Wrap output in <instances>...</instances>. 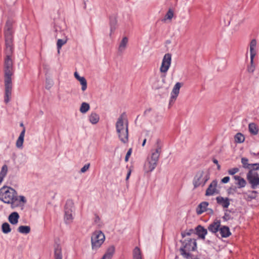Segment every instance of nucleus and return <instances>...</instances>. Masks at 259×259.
Returning <instances> with one entry per match:
<instances>
[{
    "mask_svg": "<svg viewBox=\"0 0 259 259\" xmlns=\"http://www.w3.org/2000/svg\"><path fill=\"white\" fill-rule=\"evenodd\" d=\"M0 200L10 204L13 209L23 207L27 202V199L24 196L18 195L14 189L6 186L0 189Z\"/></svg>",
    "mask_w": 259,
    "mask_h": 259,
    "instance_id": "f257e3e1",
    "label": "nucleus"
},
{
    "mask_svg": "<svg viewBox=\"0 0 259 259\" xmlns=\"http://www.w3.org/2000/svg\"><path fill=\"white\" fill-rule=\"evenodd\" d=\"M13 25V21L9 19L7 21L4 27L5 57H13L14 50Z\"/></svg>",
    "mask_w": 259,
    "mask_h": 259,
    "instance_id": "f03ea898",
    "label": "nucleus"
},
{
    "mask_svg": "<svg viewBox=\"0 0 259 259\" xmlns=\"http://www.w3.org/2000/svg\"><path fill=\"white\" fill-rule=\"evenodd\" d=\"M162 152V144L159 139H157L156 143L155 148L151 151V154L147 158L144 165V169L146 172L152 171L156 167Z\"/></svg>",
    "mask_w": 259,
    "mask_h": 259,
    "instance_id": "7ed1b4c3",
    "label": "nucleus"
},
{
    "mask_svg": "<svg viewBox=\"0 0 259 259\" xmlns=\"http://www.w3.org/2000/svg\"><path fill=\"white\" fill-rule=\"evenodd\" d=\"M115 126L120 141L124 144L127 143L128 141V122L124 113L118 118Z\"/></svg>",
    "mask_w": 259,
    "mask_h": 259,
    "instance_id": "20e7f679",
    "label": "nucleus"
},
{
    "mask_svg": "<svg viewBox=\"0 0 259 259\" xmlns=\"http://www.w3.org/2000/svg\"><path fill=\"white\" fill-rule=\"evenodd\" d=\"M210 178V174L207 170H200L195 174L193 180V185L194 188L199 186H204Z\"/></svg>",
    "mask_w": 259,
    "mask_h": 259,
    "instance_id": "39448f33",
    "label": "nucleus"
},
{
    "mask_svg": "<svg viewBox=\"0 0 259 259\" xmlns=\"http://www.w3.org/2000/svg\"><path fill=\"white\" fill-rule=\"evenodd\" d=\"M105 237L101 231H96L92 235V248L94 250L98 249L104 243Z\"/></svg>",
    "mask_w": 259,
    "mask_h": 259,
    "instance_id": "423d86ee",
    "label": "nucleus"
},
{
    "mask_svg": "<svg viewBox=\"0 0 259 259\" xmlns=\"http://www.w3.org/2000/svg\"><path fill=\"white\" fill-rule=\"evenodd\" d=\"M4 80H12L14 74L13 60L12 57H5L4 58Z\"/></svg>",
    "mask_w": 259,
    "mask_h": 259,
    "instance_id": "0eeeda50",
    "label": "nucleus"
},
{
    "mask_svg": "<svg viewBox=\"0 0 259 259\" xmlns=\"http://www.w3.org/2000/svg\"><path fill=\"white\" fill-rule=\"evenodd\" d=\"M196 248V242L193 239H190L185 242L183 247L180 248L181 254L185 258L190 257V252L194 251Z\"/></svg>",
    "mask_w": 259,
    "mask_h": 259,
    "instance_id": "6e6552de",
    "label": "nucleus"
},
{
    "mask_svg": "<svg viewBox=\"0 0 259 259\" xmlns=\"http://www.w3.org/2000/svg\"><path fill=\"white\" fill-rule=\"evenodd\" d=\"M74 208V203L72 200H68L66 203L64 210V221L66 224L72 222L73 217L72 212Z\"/></svg>",
    "mask_w": 259,
    "mask_h": 259,
    "instance_id": "1a4fd4ad",
    "label": "nucleus"
},
{
    "mask_svg": "<svg viewBox=\"0 0 259 259\" xmlns=\"http://www.w3.org/2000/svg\"><path fill=\"white\" fill-rule=\"evenodd\" d=\"M246 179L252 189L259 188V174L254 170H249Z\"/></svg>",
    "mask_w": 259,
    "mask_h": 259,
    "instance_id": "9d476101",
    "label": "nucleus"
},
{
    "mask_svg": "<svg viewBox=\"0 0 259 259\" xmlns=\"http://www.w3.org/2000/svg\"><path fill=\"white\" fill-rule=\"evenodd\" d=\"M171 62V55L167 53L164 55L162 60V63L160 67V72L163 74V77H165L166 74L170 68Z\"/></svg>",
    "mask_w": 259,
    "mask_h": 259,
    "instance_id": "9b49d317",
    "label": "nucleus"
},
{
    "mask_svg": "<svg viewBox=\"0 0 259 259\" xmlns=\"http://www.w3.org/2000/svg\"><path fill=\"white\" fill-rule=\"evenodd\" d=\"M256 40L253 39L250 42L249 50L250 54V65L248 67L249 72L252 73L255 69V65L253 64V59L256 54Z\"/></svg>",
    "mask_w": 259,
    "mask_h": 259,
    "instance_id": "f8f14e48",
    "label": "nucleus"
},
{
    "mask_svg": "<svg viewBox=\"0 0 259 259\" xmlns=\"http://www.w3.org/2000/svg\"><path fill=\"white\" fill-rule=\"evenodd\" d=\"M5 83V96L4 102L5 103H8L12 96V80H4Z\"/></svg>",
    "mask_w": 259,
    "mask_h": 259,
    "instance_id": "ddd939ff",
    "label": "nucleus"
},
{
    "mask_svg": "<svg viewBox=\"0 0 259 259\" xmlns=\"http://www.w3.org/2000/svg\"><path fill=\"white\" fill-rule=\"evenodd\" d=\"M182 86V84L180 82H177L174 87L172 92L171 93L170 99L169 100V104L174 103L176 100L177 97L179 95L180 89Z\"/></svg>",
    "mask_w": 259,
    "mask_h": 259,
    "instance_id": "4468645a",
    "label": "nucleus"
},
{
    "mask_svg": "<svg viewBox=\"0 0 259 259\" xmlns=\"http://www.w3.org/2000/svg\"><path fill=\"white\" fill-rule=\"evenodd\" d=\"M217 180L212 181L206 190L205 195L211 196L215 193H218L219 192L217 189Z\"/></svg>",
    "mask_w": 259,
    "mask_h": 259,
    "instance_id": "2eb2a0df",
    "label": "nucleus"
},
{
    "mask_svg": "<svg viewBox=\"0 0 259 259\" xmlns=\"http://www.w3.org/2000/svg\"><path fill=\"white\" fill-rule=\"evenodd\" d=\"M220 227L221 221L218 220H215L209 225L208 230L213 233H217L219 231Z\"/></svg>",
    "mask_w": 259,
    "mask_h": 259,
    "instance_id": "dca6fc26",
    "label": "nucleus"
},
{
    "mask_svg": "<svg viewBox=\"0 0 259 259\" xmlns=\"http://www.w3.org/2000/svg\"><path fill=\"white\" fill-rule=\"evenodd\" d=\"M216 201L218 204L225 208H227L230 204V199L227 197L218 196L216 198Z\"/></svg>",
    "mask_w": 259,
    "mask_h": 259,
    "instance_id": "f3484780",
    "label": "nucleus"
},
{
    "mask_svg": "<svg viewBox=\"0 0 259 259\" xmlns=\"http://www.w3.org/2000/svg\"><path fill=\"white\" fill-rule=\"evenodd\" d=\"M74 75L76 79L80 82L81 85V90L82 91L86 90L87 88V82L85 78L84 77L80 76L77 72H75Z\"/></svg>",
    "mask_w": 259,
    "mask_h": 259,
    "instance_id": "a211bd4d",
    "label": "nucleus"
},
{
    "mask_svg": "<svg viewBox=\"0 0 259 259\" xmlns=\"http://www.w3.org/2000/svg\"><path fill=\"white\" fill-rule=\"evenodd\" d=\"M54 259H62V247L60 244H56L54 246Z\"/></svg>",
    "mask_w": 259,
    "mask_h": 259,
    "instance_id": "6ab92c4d",
    "label": "nucleus"
},
{
    "mask_svg": "<svg viewBox=\"0 0 259 259\" xmlns=\"http://www.w3.org/2000/svg\"><path fill=\"white\" fill-rule=\"evenodd\" d=\"M25 133V128L23 127L22 131L21 132L16 143V146L18 148L22 149L24 142V139Z\"/></svg>",
    "mask_w": 259,
    "mask_h": 259,
    "instance_id": "aec40b11",
    "label": "nucleus"
},
{
    "mask_svg": "<svg viewBox=\"0 0 259 259\" xmlns=\"http://www.w3.org/2000/svg\"><path fill=\"white\" fill-rule=\"evenodd\" d=\"M20 216L17 212H12L8 217L9 222L14 225H17Z\"/></svg>",
    "mask_w": 259,
    "mask_h": 259,
    "instance_id": "412c9836",
    "label": "nucleus"
},
{
    "mask_svg": "<svg viewBox=\"0 0 259 259\" xmlns=\"http://www.w3.org/2000/svg\"><path fill=\"white\" fill-rule=\"evenodd\" d=\"M115 252V247L114 246H109L105 253L101 259H111Z\"/></svg>",
    "mask_w": 259,
    "mask_h": 259,
    "instance_id": "4be33fe9",
    "label": "nucleus"
},
{
    "mask_svg": "<svg viewBox=\"0 0 259 259\" xmlns=\"http://www.w3.org/2000/svg\"><path fill=\"white\" fill-rule=\"evenodd\" d=\"M208 205L207 202H202L200 203L196 208V212L198 214H201L207 210Z\"/></svg>",
    "mask_w": 259,
    "mask_h": 259,
    "instance_id": "5701e85b",
    "label": "nucleus"
},
{
    "mask_svg": "<svg viewBox=\"0 0 259 259\" xmlns=\"http://www.w3.org/2000/svg\"><path fill=\"white\" fill-rule=\"evenodd\" d=\"M196 230L199 237L202 239H204L205 236L207 233V230L202 226L199 225L196 228Z\"/></svg>",
    "mask_w": 259,
    "mask_h": 259,
    "instance_id": "b1692460",
    "label": "nucleus"
},
{
    "mask_svg": "<svg viewBox=\"0 0 259 259\" xmlns=\"http://www.w3.org/2000/svg\"><path fill=\"white\" fill-rule=\"evenodd\" d=\"M219 231L221 236L224 238L228 237L231 234L229 227L227 226L221 227Z\"/></svg>",
    "mask_w": 259,
    "mask_h": 259,
    "instance_id": "393cba45",
    "label": "nucleus"
},
{
    "mask_svg": "<svg viewBox=\"0 0 259 259\" xmlns=\"http://www.w3.org/2000/svg\"><path fill=\"white\" fill-rule=\"evenodd\" d=\"M234 179L237 181L235 184L238 186L239 188L245 187L246 185V181L240 176H234Z\"/></svg>",
    "mask_w": 259,
    "mask_h": 259,
    "instance_id": "a878e982",
    "label": "nucleus"
},
{
    "mask_svg": "<svg viewBox=\"0 0 259 259\" xmlns=\"http://www.w3.org/2000/svg\"><path fill=\"white\" fill-rule=\"evenodd\" d=\"M174 16V11L172 9L169 8L165 15L163 19L162 20V21L163 22H166L167 21L171 22Z\"/></svg>",
    "mask_w": 259,
    "mask_h": 259,
    "instance_id": "bb28decb",
    "label": "nucleus"
},
{
    "mask_svg": "<svg viewBox=\"0 0 259 259\" xmlns=\"http://www.w3.org/2000/svg\"><path fill=\"white\" fill-rule=\"evenodd\" d=\"M89 119L92 124H96L99 122L100 116L97 113L95 112H92L89 116Z\"/></svg>",
    "mask_w": 259,
    "mask_h": 259,
    "instance_id": "cd10ccee",
    "label": "nucleus"
},
{
    "mask_svg": "<svg viewBox=\"0 0 259 259\" xmlns=\"http://www.w3.org/2000/svg\"><path fill=\"white\" fill-rule=\"evenodd\" d=\"M128 43V38L126 37H124L121 41L120 42V44L119 45L118 47V52L120 53H122L124 52V51L125 50L127 44Z\"/></svg>",
    "mask_w": 259,
    "mask_h": 259,
    "instance_id": "c85d7f7f",
    "label": "nucleus"
},
{
    "mask_svg": "<svg viewBox=\"0 0 259 259\" xmlns=\"http://www.w3.org/2000/svg\"><path fill=\"white\" fill-rule=\"evenodd\" d=\"M133 259H143L141 251L138 247H136L133 250Z\"/></svg>",
    "mask_w": 259,
    "mask_h": 259,
    "instance_id": "c756f323",
    "label": "nucleus"
},
{
    "mask_svg": "<svg viewBox=\"0 0 259 259\" xmlns=\"http://www.w3.org/2000/svg\"><path fill=\"white\" fill-rule=\"evenodd\" d=\"M8 172V166L5 164L2 166L0 172V184L3 181L4 178L6 176Z\"/></svg>",
    "mask_w": 259,
    "mask_h": 259,
    "instance_id": "7c9ffc66",
    "label": "nucleus"
},
{
    "mask_svg": "<svg viewBox=\"0 0 259 259\" xmlns=\"http://www.w3.org/2000/svg\"><path fill=\"white\" fill-rule=\"evenodd\" d=\"M18 231L22 234H27L30 232V227L28 226H20L18 228Z\"/></svg>",
    "mask_w": 259,
    "mask_h": 259,
    "instance_id": "2f4dec72",
    "label": "nucleus"
},
{
    "mask_svg": "<svg viewBox=\"0 0 259 259\" xmlns=\"http://www.w3.org/2000/svg\"><path fill=\"white\" fill-rule=\"evenodd\" d=\"M90 109L89 104L86 102H83L80 107L79 111L81 113H87Z\"/></svg>",
    "mask_w": 259,
    "mask_h": 259,
    "instance_id": "473e14b6",
    "label": "nucleus"
},
{
    "mask_svg": "<svg viewBox=\"0 0 259 259\" xmlns=\"http://www.w3.org/2000/svg\"><path fill=\"white\" fill-rule=\"evenodd\" d=\"M250 133L253 135H256L258 133V129L256 124L254 123H251L248 126Z\"/></svg>",
    "mask_w": 259,
    "mask_h": 259,
    "instance_id": "72a5a7b5",
    "label": "nucleus"
},
{
    "mask_svg": "<svg viewBox=\"0 0 259 259\" xmlns=\"http://www.w3.org/2000/svg\"><path fill=\"white\" fill-rule=\"evenodd\" d=\"M2 232L5 234H8L11 231L10 225L8 223H4L2 225Z\"/></svg>",
    "mask_w": 259,
    "mask_h": 259,
    "instance_id": "f704fd0d",
    "label": "nucleus"
},
{
    "mask_svg": "<svg viewBox=\"0 0 259 259\" xmlns=\"http://www.w3.org/2000/svg\"><path fill=\"white\" fill-rule=\"evenodd\" d=\"M234 139L235 142L238 143H243L245 140L244 136L241 133H237L235 135Z\"/></svg>",
    "mask_w": 259,
    "mask_h": 259,
    "instance_id": "c9c22d12",
    "label": "nucleus"
},
{
    "mask_svg": "<svg viewBox=\"0 0 259 259\" xmlns=\"http://www.w3.org/2000/svg\"><path fill=\"white\" fill-rule=\"evenodd\" d=\"M248 160L247 158L243 157L241 158V163L243 165V167L244 168L248 169L249 170L251 166V164H249L248 163Z\"/></svg>",
    "mask_w": 259,
    "mask_h": 259,
    "instance_id": "e433bc0d",
    "label": "nucleus"
},
{
    "mask_svg": "<svg viewBox=\"0 0 259 259\" xmlns=\"http://www.w3.org/2000/svg\"><path fill=\"white\" fill-rule=\"evenodd\" d=\"M152 85L153 88H154L155 89H159L161 88L162 86V84H160L159 83V79L157 77H155L152 82Z\"/></svg>",
    "mask_w": 259,
    "mask_h": 259,
    "instance_id": "4c0bfd02",
    "label": "nucleus"
},
{
    "mask_svg": "<svg viewBox=\"0 0 259 259\" xmlns=\"http://www.w3.org/2000/svg\"><path fill=\"white\" fill-rule=\"evenodd\" d=\"M67 42V39H59L57 40V46L58 49V52L59 53L60 50L62 47Z\"/></svg>",
    "mask_w": 259,
    "mask_h": 259,
    "instance_id": "58836bf2",
    "label": "nucleus"
},
{
    "mask_svg": "<svg viewBox=\"0 0 259 259\" xmlns=\"http://www.w3.org/2000/svg\"><path fill=\"white\" fill-rule=\"evenodd\" d=\"M239 169L238 168H237V167H234V168L229 169L228 170V173L229 175H234L235 174H236L238 172H239Z\"/></svg>",
    "mask_w": 259,
    "mask_h": 259,
    "instance_id": "ea45409f",
    "label": "nucleus"
},
{
    "mask_svg": "<svg viewBox=\"0 0 259 259\" xmlns=\"http://www.w3.org/2000/svg\"><path fill=\"white\" fill-rule=\"evenodd\" d=\"M249 170H254L255 171L259 170V163H256L251 164V166Z\"/></svg>",
    "mask_w": 259,
    "mask_h": 259,
    "instance_id": "a19ab883",
    "label": "nucleus"
},
{
    "mask_svg": "<svg viewBox=\"0 0 259 259\" xmlns=\"http://www.w3.org/2000/svg\"><path fill=\"white\" fill-rule=\"evenodd\" d=\"M90 164L88 163L85 164L80 169V172L81 173H84L86 172L90 168Z\"/></svg>",
    "mask_w": 259,
    "mask_h": 259,
    "instance_id": "79ce46f5",
    "label": "nucleus"
},
{
    "mask_svg": "<svg viewBox=\"0 0 259 259\" xmlns=\"http://www.w3.org/2000/svg\"><path fill=\"white\" fill-rule=\"evenodd\" d=\"M116 22L115 20H113V21L110 22V30L111 32H113L115 29V25Z\"/></svg>",
    "mask_w": 259,
    "mask_h": 259,
    "instance_id": "37998d69",
    "label": "nucleus"
},
{
    "mask_svg": "<svg viewBox=\"0 0 259 259\" xmlns=\"http://www.w3.org/2000/svg\"><path fill=\"white\" fill-rule=\"evenodd\" d=\"M132 152V148H130L128 150L127 152L126 153V156H125V161L126 162L128 161L129 157L131 155Z\"/></svg>",
    "mask_w": 259,
    "mask_h": 259,
    "instance_id": "c03bdc74",
    "label": "nucleus"
},
{
    "mask_svg": "<svg viewBox=\"0 0 259 259\" xmlns=\"http://www.w3.org/2000/svg\"><path fill=\"white\" fill-rule=\"evenodd\" d=\"M229 180H230L229 177H225L222 179L221 182L223 183H227L228 182H229Z\"/></svg>",
    "mask_w": 259,
    "mask_h": 259,
    "instance_id": "a18cd8bd",
    "label": "nucleus"
},
{
    "mask_svg": "<svg viewBox=\"0 0 259 259\" xmlns=\"http://www.w3.org/2000/svg\"><path fill=\"white\" fill-rule=\"evenodd\" d=\"M131 170H129L127 174V176H126V181H127L131 176Z\"/></svg>",
    "mask_w": 259,
    "mask_h": 259,
    "instance_id": "49530a36",
    "label": "nucleus"
},
{
    "mask_svg": "<svg viewBox=\"0 0 259 259\" xmlns=\"http://www.w3.org/2000/svg\"><path fill=\"white\" fill-rule=\"evenodd\" d=\"M100 221V218L98 216H96L95 218V222L97 223H98V222Z\"/></svg>",
    "mask_w": 259,
    "mask_h": 259,
    "instance_id": "de8ad7c7",
    "label": "nucleus"
},
{
    "mask_svg": "<svg viewBox=\"0 0 259 259\" xmlns=\"http://www.w3.org/2000/svg\"><path fill=\"white\" fill-rule=\"evenodd\" d=\"M212 161H213V163H214L215 164H218V163H219L218 161L216 159H213Z\"/></svg>",
    "mask_w": 259,
    "mask_h": 259,
    "instance_id": "09e8293b",
    "label": "nucleus"
},
{
    "mask_svg": "<svg viewBox=\"0 0 259 259\" xmlns=\"http://www.w3.org/2000/svg\"><path fill=\"white\" fill-rule=\"evenodd\" d=\"M146 139H145L143 140V143H142V146L143 147H144V146H145V144H146Z\"/></svg>",
    "mask_w": 259,
    "mask_h": 259,
    "instance_id": "8fccbe9b",
    "label": "nucleus"
},
{
    "mask_svg": "<svg viewBox=\"0 0 259 259\" xmlns=\"http://www.w3.org/2000/svg\"><path fill=\"white\" fill-rule=\"evenodd\" d=\"M228 215H227V214H226V213H225V216L224 217V218L225 220H227V219H228Z\"/></svg>",
    "mask_w": 259,
    "mask_h": 259,
    "instance_id": "3c124183",
    "label": "nucleus"
},
{
    "mask_svg": "<svg viewBox=\"0 0 259 259\" xmlns=\"http://www.w3.org/2000/svg\"><path fill=\"white\" fill-rule=\"evenodd\" d=\"M217 167H218V169H220L221 168V166L219 163H218V164H217Z\"/></svg>",
    "mask_w": 259,
    "mask_h": 259,
    "instance_id": "603ef678",
    "label": "nucleus"
},
{
    "mask_svg": "<svg viewBox=\"0 0 259 259\" xmlns=\"http://www.w3.org/2000/svg\"><path fill=\"white\" fill-rule=\"evenodd\" d=\"M20 126L23 127L24 126L23 124L22 123H21L20 124Z\"/></svg>",
    "mask_w": 259,
    "mask_h": 259,
    "instance_id": "864d4df0",
    "label": "nucleus"
}]
</instances>
